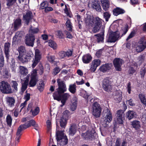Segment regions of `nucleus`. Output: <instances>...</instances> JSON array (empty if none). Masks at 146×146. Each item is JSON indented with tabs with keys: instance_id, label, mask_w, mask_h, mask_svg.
I'll return each mask as SVG.
<instances>
[{
	"instance_id": "obj_1",
	"label": "nucleus",
	"mask_w": 146,
	"mask_h": 146,
	"mask_svg": "<svg viewBox=\"0 0 146 146\" xmlns=\"http://www.w3.org/2000/svg\"><path fill=\"white\" fill-rule=\"evenodd\" d=\"M17 50L19 55L17 58L22 63H27L32 57L33 54L28 52L27 53L26 48L23 46H21L19 47Z\"/></svg>"
},
{
	"instance_id": "obj_2",
	"label": "nucleus",
	"mask_w": 146,
	"mask_h": 146,
	"mask_svg": "<svg viewBox=\"0 0 146 146\" xmlns=\"http://www.w3.org/2000/svg\"><path fill=\"white\" fill-rule=\"evenodd\" d=\"M102 20L98 17L94 18L92 20L90 17L85 19L86 25L88 26L93 27L92 31L96 33L99 31L102 26Z\"/></svg>"
},
{
	"instance_id": "obj_3",
	"label": "nucleus",
	"mask_w": 146,
	"mask_h": 146,
	"mask_svg": "<svg viewBox=\"0 0 146 146\" xmlns=\"http://www.w3.org/2000/svg\"><path fill=\"white\" fill-rule=\"evenodd\" d=\"M0 90L3 93L5 94H12L13 92L10 84L5 81L0 82Z\"/></svg>"
},
{
	"instance_id": "obj_4",
	"label": "nucleus",
	"mask_w": 146,
	"mask_h": 146,
	"mask_svg": "<svg viewBox=\"0 0 146 146\" xmlns=\"http://www.w3.org/2000/svg\"><path fill=\"white\" fill-rule=\"evenodd\" d=\"M69 111L67 110L64 111L63 113V115L60 120V126L62 128L65 129L66 126L67 121L69 117Z\"/></svg>"
},
{
	"instance_id": "obj_5",
	"label": "nucleus",
	"mask_w": 146,
	"mask_h": 146,
	"mask_svg": "<svg viewBox=\"0 0 146 146\" xmlns=\"http://www.w3.org/2000/svg\"><path fill=\"white\" fill-rule=\"evenodd\" d=\"M93 115L95 117H99L101 113L102 108L100 106L97 102L94 103L92 105Z\"/></svg>"
},
{
	"instance_id": "obj_6",
	"label": "nucleus",
	"mask_w": 146,
	"mask_h": 146,
	"mask_svg": "<svg viewBox=\"0 0 146 146\" xmlns=\"http://www.w3.org/2000/svg\"><path fill=\"white\" fill-rule=\"evenodd\" d=\"M33 17L34 16L32 12L29 10H27L25 13L23 14V20L24 21L27 25H28Z\"/></svg>"
},
{
	"instance_id": "obj_7",
	"label": "nucleus",
	"mask_w": 146,
	"mask_h": 146,
	"mask_svg": "<svg viewBox=\"0 0 146 146\" xmlns=\"http://www.w3.org/2000/svg\"><path fill=\"white\" fill-rule=\"evenodd\" d=\"M35 40L34 35L32 34H28L27 35L25 36V43L27 46L33 47Z\"/></svg>"
},
{
	"instance_id": "obj_8",
	"label": "nucleus",
	"mask_w": 146,
	"mask_h": 146,
	"mask_svg": "<svg viewBox=\"0 0 146 146\" xmlns=\"http://www.w3.org/2000/svg\"><path fill=\"white\" fill-rule=\"evenodd\" d=\"M41 58V55L40 54V52L38 49L35 50V58L32 61L33 64L31 66L33 68L35 67L38 63L40 62Z\"/></svg>"
},
{
	"instance_id": "obj_9",
	"label": "nucleus",
	"mask_w": 146,
	"mask_h": 146,
	"mask_svg": "<svg viewBox=\"0 0 146 146\" xmlns=\"http://www.w3.org/2000/svg\"><path fill=\"white\" fill-rule=\"evenodd\" d=\"M97 133L94 131L93 132L92 131H87L86 133H82V137L85 139L92 141L93 139L96 137Z\"/></svg>"
},
{
	"instance_id": "obj_10",
	"label": "nucleus",
	"mask_w": 146,
	"mask_h": 146,
	"mask_svg": "<svg viewBox=\"0 0 146 146\" xmlns=\"http://www.w3.org/2000/svg\"><path fill=\"white\" fill-rule=\"evenodd\" d=\"M146 48V39L144 37H142L139 41V44L136 48L137 52L143 51Z\"/></svg>"
},
{
	"instance_id": "obj_11",
	"label": "nucleus",
	"mask_w": 146,
	"mask_h": 146,
	"mask_svg": "<svg viewBox=\"0 0 146 146\" xmlns=\"http://www.w3.org/2000/svg\"><path fill=\"white\" fill-rule=\"evenodd\" d=\"M116 115L117 123L119 124H123L125 119L124 111L122 110H119L117 111Z\"/></svg>"
},
{
	"instance_id": "obj_12",
	"label": "nucleus",
	"mask_w": 146,
	"mask_h": 146,
	"mask_svg": "<svg viewBox=\"0 0 146 146\" xmlns=\"http://www.w3.org/2000/svg\"><path fill=\"white\" fill-rule=\"evenodd\" d=\"M117 31L111 32L109 34L108 38L106 40L107 42H114L119 38V35L117 34Z\"/></svg>"
},
{
	"instance_id": "obj_13",
	"label": "nucleus",
	"mask_w": 146,
	"mask_h": 146,
	"mask_svg": "<svg viewBox=\"0 0 146 146\" xmlns=\"http://www.w3.org/2000/svg\"><path fill=\"white\" fill-rule=\"evenodd\" d=\"M57 82L58 86V88L57 90L64 93L66 91V86L63 81L62 80L58 78L57 79Z\"/></svg>"
},
{
	"instance_id": "obj_14",
	"label": "nucleus",
	"mask_w": 146,
	"mask_h": 146,
	"mask_svg": "<svg viewBox=\"0 0 146 146\" xmlns=\"http://www.w3.org/2000/svg\"><path fill=\"white\" fill-rule=\"evenodd\" d=\"M106 114L104 115L106 116L104 118H103L104 119V122L105 124L107 125L109 123L112 121V115L111 113L110 112V110L107 108L106 112L105 113Z\"/></svg>"
},
{
	"instance_id": "obj_15",
	"label": "nucleus",
	"mask_w": 146,
	"mask_h": 146,
	"mask_svg": "<svg viewBox=\"0 0 146 146\" xmlns=\"http://www.w3.org/2000/svg\"><path fill=\"white\" fill-rule=\"evenodd\" d=\"M103 27L102 28L101 33H98L94 35L96 38V40L98 43H103L104 42V30Z\"/></svg>"
},
{
	"instance_id": "obj_16",
	"label": "nucleus",
	"mask_w": 146,
	"mask_h": 146,
	"mask_svg": "<svg viewBox=\"0 0 146 146\" xmlns=\"http://www.w3.org/2000/svg\"><path fill=\"white\" fill-rule=\"evenodd\" d=\"M10 43L8 42L5 43L4 44V52L7 62L9 61V60L10 55L9 52H10L9 48L10 47Z\"/></svg>"
},
{
	"instance_id": "obj_17",
	"label": "nucleus",
	"mask_w": 146,
	"mask_h": 146,
	"mask_svg": "<svg viewBox=\"0 0 146 146\" xmlns=\"http://www.w3.org/2000/svg\"><path fill=\"white\" fill-rule=\"evenodd\" d=\"M113 64L116 70L119 71H121V66L122 63L119 58H115L113 61Z\"/></svg>"
},
{
	"instance_id": "obj_18",
	"label": "nucleus",
	"mask_w": 146,
	"mask_h": 146,
	"mask_svg": "<svg viewBox=\"0 0 146 146\" xmlns=\"http://www.w3.org/2000/svg\"><path fill=\"white\" fill-rule=\"evenodd\" d=\"M31 78L29 82V87H34L36 85L38 81V78L36 75L34 74L31 76Z\"/></svg>"
},
{
	"instance_id": "obj_19",
	"label": "nucleus",
	"mask_w": 146,
	"mask_h": 146,
	"mask_svg": "<svg viewBox=\"0 0 146 146\" xmlns=\"http://www.w3.org/2000/svg\"><path fill=\"white\" fill-rule=\"evenodd\" d=\"M103 87L104 89L106 91H108L111 88L110 81L107 78L103 80Z\"/></svg>"
},
{
	"instance_id": "obj_20",
	"label": "nucleus",
	"mask_w": 146,
	"mask_h": 146,
	"mask_svg": "<svg viewBox=\"0 0 146 146\" xmlns=\"http://www.w3.org/2000/svg\"><path fill=\"white\" fill-rule=\"evenodd\" d=\"M101 5L105 11H108L110 9V3L108 0H100Z\"/></svg>"
},
{
	"instance_id": "obj_21",
	"label": "nucleus",
	"mask_w": 146,
	"mask_h": 146,
	"mask_svg": "<svg viewBox=\"0 0 146 146\" xmlns=\"http://www.w3.org/2000/svg\"><path fill=\"white\" fill-rule=\"evenodd\" d=\"M129 29V26L127 25L121 28V29L119 31H117V35H119V37L120 36L122 37L125 35L127 33Z\"/></svg>"
},
{
	"instance_id": "obj_22",
	"label": "nucleus",
	"mask_w": 146,
	"mask_h": 146,
	"mask_svg": "<svg viewBox=\"0 0 146 146\" xmlns=\"http://www.w3.org/2000/svg\"><path fill=\"white\" fill-rule=\"evenodd\" d=\"M70 97V94L67 93H64L62 95L60 101L62 104L61 105V106H64L66 103V101Z\"/></svg>"
},
{
	"instance_id": "obj_23",
	"label": "nucleus",
	"mask_w": 146,
	"mask_h": 146,
	"mask_svg": "<svg viewBox=\"0 0 146 146\" xmlns=\"http://www.w3.org/2000/svg\"><path fill=\"white\" fill-rule=\"evenodd\" d=\"M91 7L92 9H95L97 11L101 12L102 10L100 3L98 1L92 2Z\"/></svg>"
},
{
	"instance_id": "obj_24",
	"label": "nucleus",
	"mask_w": 146,
	"mask_h": 146,
	"mask_svg": "<svg viewBox=\"0 0 146 146\" xmlns=\"http://www.w3.org/2000/svg\"><path fill=\"white\" fill-rule=\"evenodd\" d=\"M92 57L89 54L84 55L82 58V62L84 64H88L91 61Z\"/></svg>"
},
{
	"instance_id": "obj_25",
	"label": "nucleus",
	"mask_w": 146,
	"mask_h": 146,
	"mask_svg": "<svg viewBox=\"0 0 146 146\" xmlns=\"http://www.w3.org/2000/svg\"><path fill=\"white\" fill-rule=\"evenodd\" d=\"M29 127L32 126L34 127V129L37 131H38V125L37 124L36 121L33 119H31L27 121L26 123Z\"/></svg>"
},
{
	"instance_id": "obj_26",
	"label": "nucleus",
	"mask_w": 146,
	"mask_h": 146,
	"mask_svg": "<svg viewBox=\"0 0 146 146\" xmlns=\"http://www.w3.org/2000/svg\"><path fill=\"white\" fill-rule=\"evenodd\" d=\"M64 93L62 92L59 91V90H57V91L55 92L53 94V96L54 100L60 101L61 100V97L62 94Z\"/></svg>"
},
{
	"instance_id": "obj_27",
	"label": "nucleus",
	"mask_w": 146,
	"mask_h": 146,
	"mask_svg": "<svg viewBox=\"0 0 146 146\" xmlns=\"http://www.w3.org/2000/svg\"><path fill=\"white\" fill-rule=\"evenodd\" d=\"M125 10L119 7H116L114 8L113 10V14L115 16H117L120 14H123L125 13Z\"/></svg>"
},
{
	"instance_id": "obj_28",
	"label": "nucleus",
	"mask_w": 146,
	"mask_h": 146,
	"mask_svg": "<svg viewBox=\"0 0 146 146\" xmlns=\"http://www.w3.org/2000/svg\"><path fill=\"white\" fill-rule=\"evenodd\" d=\"M22 20L20 18L16 19L15 21L13 24V28L15 30H17L22 25Z\"/></svg>"
},
{
	"instance_id": "obj_29",
	"label": "nucleus",
	"mask_w": 146,
	"mask_h": 146,
	"mask_svg": "<svg viewBox=\"0 0 146 146\" xmlns=\"http://www.w3.org/2000/svg\"><path fill=\"white\" fill-rule=\"evenodd\" d=\"M77 98L76 97H74L72 101V104L71 105L70 109L72 111H74L76 108L77 106Z\"/></svg>"
},
{
	"instance_id": "obj_30",
	"label": "nucleus",
	"mask_w": 146,
	"mask_h": 146,
	"mask_svg": "<svg viewBox=\"0 0 146 146\" xmlns=\"http://www.w3.org/2000/svg\"><path fill=\"white\" fill-rule=\"evenodd\" d=\"M131 125L135 130H138L141 127L140 122L135 120L131 122Z\"/></svg>"
},
{
	"instance_id": "obj_31",
	"label": "nucleus",
	"mask_w": 146,
	"mask_h": 146,
	"mask_svg": "<svg viewBox=\"0 0 146 146\" xmlns=\"http://www.w3.org/2000/svg\"><path fill=\"white\" fill-rule=\"evenodd\" d=\"M126 115L127 118L129 120H130L133 118H135L137 114L135 112L132 110H129L126 112Z\"/></svg>"
},
{
	"instance_id": "obj_32",
	"label": "nucleus",
	"mask_w": 146,
	"mask_h": 146,
	"mask_svg": "<svg viewBox=\"0 0 146 146\" xmlns=\"http://www.w3.org/2000/svg\"><path fill=\"white\" fill-rule=\"evenodd\" d=\"M77 130V125L75 124H72L69 129V134L73 136L76 133Z\"/></svg>"
},
{
	"instance_id": "obj_33",
	"label": "nucleus",
	"mask_w": 146,
	"mask_h": 146,
	"mask_svg": "<svg viewBox=\"0 0 146 146\" xmlns=\"http://www.w3.org/2000/svg\"><path fill=\"white\" fill-rule=\"evenodd\" d=\"M19 69L21 76L24 77L27 75L28 73V70L27 68L23 66H20Z\"/></svg>"
},
{
	"instance_id": "obj_34",
	"label": "nucleus",
	"mask_w": 146,
	"mask_h": 146,
	"mask_svg": "<svg viewBox=\"0 0 146 146\" xmlns=\"http://www.w3.org/2000/svg\"><path fill=\"white\" fill-rule=\"evenodd\" d=\"M56 139L58 141H60L63 139L64 135L63 131H58L56 132Z\"/></svg>"
},
{
	"instance_id": "obj_35",
	"label": "nucleus",
	"mask_w": 146,
	"mask_h": 146,
	"mask_svg": "<svg viewBox=\"0 0 146 146\" xmlns=\"http://www.w3.org/2000/svg\"><path fill=\"white\" fill-rule=\"evenodd\" d=\"M139 98L144 107L146 106V98L145 95L143 94H139L138 95Z\"/></svg>"
},
{
	"instance_id": "obj_36",
	"label": "nucleus",
	"mask_w": 146,
	"mask_h": 146,
	"mask_svg": "<svg viewBox=\"0 0 146 146\" xmlns=\"http://www.w3.org/2000/svg\"><path fill=\"white\" fill-rule=\"evenodd\" d=\"M9 70L6 68L3 69L2 72V76L3 78L8 79L10 77V74L9 73Z\"/></svg>"
},
{
	"instance_id": "obj_37",
	"label": "nucleus",
	"mask_w": 146,
	"mask_h": 146,
	"mask_svg": "<svg viewBox=\"0 0 146 146\" xmlns=\"http://www.w3.org/2000/svg\"><path fill=\"white\" fill-rule=\"evenodd\" d=\"M7 100L8 105L11 107L14 106L15 101V99L13 98L8 97L7 98Z\"/></svg>"
},
{
	"instance_id": "obj_38",
	"label": "nucleus",
	"mask_w": 146,
	"mask_h": 146,
	"mask_svg": "<svg viewBox=\"0 0 146 146\" xmlns=\"http://www.w3.org/2000/svg\"><path fill=\"white\" fill-rule=\"evenodd\" d=\"M110 67L109 64H106L102 66L100 68V70L103 72H105L110 69Z\"/></svg>"
},
{
	"instance_id": "obj_39",
	"label": "nucleus",
	"mask_w": 146,
	"mask_h": 146,
	"mask_svg": "<svg viewBox=\"0 0 146 146\" xmlns=\"http://www.w3.org/2000/svg\"><path fill=\"white\" fill-rule=\"evenodd\" d=\"M69 91L72 94H74L76 92V85L74 84L69 85Z\"/></svg>"
},
{
	"instance_id": "obj_40",
	"label": "nucleus",
	"mask_w": 146,
	"mask_h": 146,
	"mask_svg": "<svg viewBox=\"0 0 146 146\" xmlns=\"http://www.w3.org/2000/svg\"><path fill=\"white\" fill-rule=\"evenodd\" d=\"M15 59L12 58L11 59V62L10 64V68L12 70V71L15 72H16V67L15 66Z\"/></svg>"
},
{
	"instance_id": "obj_41",
	"label": "nucleus",
	"mask_w": 146,
	"mask_h": 146,
	"mask_svg": "<svg viewBox=\"0 0 146 146\" xmlns=\"http://www.w3.org/2000/svg\"><path fill=\"white\" fill-rule=\"evenodd\" d=\"M17 0H6V5L8 8L13 5L16 2Z\"/></svg>"
},
{
	"instance_id": "obj_42",
	"label": "nucleus",
	"mask_w": 146,
	"mask_h": 146,
	"mask_svg": "<svg viewBox=\"0 0 146 146\" xmlns=\"http://www.w3.org/2000/svg\"><path fill=\"white\" fill-rule=\"evenodd\" d=\"M44 84L43 81L42 80L40 82L38 85L37 86V89L40 92H42L44 88Z\"/></svg>"
},
{
	"instance_id": "obj_43",
	"label": "nucleus",
	"mask_w": 146,
	"mask_h": 146,
	"mask_svg": "<svg viewBox=\"0 0 146 146\" xmlns=\"http://www.w3.org/2000/svg\"><path fill=\"white\" fill-rule=\"evenodd\" d=\"M66 25L67 30L69 31H72V23L69 19H68L66 21Z\"/></svg>"
},
{
	"instance_id": "obj_44",
	"label": "nucleus",
	"mask_w": 146,
	"mask_h": 146,
	"mask_svg": "<svg viewBox=\"0 0 146 146\" xmlns=\"http://www.w3.org/2000/svg\"><path fill=\"white\" fill-rule=\"evenodd\" d=\"M6 120L7 125L9 127H11L12 120L11 116L9 114L6 117Z\"/></svg>"
},
{
	"instance_id": "obj_45",
	"label": "nucleus",
	"mask_w": 146,
	"mask_h": 146,
	"mask_svg": "<svg viewBox=\"0 0 146 146\" xmlns=\"http://www.w3.org/2000/svg\"><path fill=\"white\" fill-rule=\"evenodd\" d=\"M30 112L32 113V115L34 116H35L37 115L40 111V109L39 107H36L33 111L32 109H31Z\"/></svg>"
},
{
	"instance_id": "obj_46",
	"label": "nucleus",
	"mask_w": 146,
	"mask_h": 146,
	"mask_svg": "<svg viewBox=\"0 0 146 146\" xmlns=\"http://www.w3.org/2000/svg\"><path fill=\"white\" fill-rule=\"evenodd\" d=\"M105 11V12L103 13V16L105 19L106 21L107 22L108 21L111 17V14L108 11Z\"/></svg>"
},
{
	"instance_id": "obj_47",
	"label": "nucleus",
	"mask_w": 146,
	"mask_h": 146,
	"mask_svg": "<svg viewBox=\"0 0 146 146\" xmlns=\"http://www.w3.org/2000/svg\"><path fill=\"white\" fill-rule=\"evenodd\" d=\"M11 86L13 88V90L15 92L17 91L18 90L17 86L18 84L17 82L16 81L12 80L11 81Z\"/></svg>"
},
{
	"instance_id": "obj_48",
	"label": "nucleus",
	"mask_w": 146,
	"mask_h": 146,
	"mask_svg": "<svg viewBox=\"0 0 146 146\" xmlns=\"http://www.w3.org/2000/svg\"><path fill=\"white\" fill-rule=\"evenodd\" d=\"M48 2L47 1H44L40 5V8L41 9H45L47 6H48Z\"/></svg>"
},
{
	"instance_id": "obj_49",
	"label": "nucleus",
	"mask_w": 146,
	"mask_h": 146,
	"mask_svg": "<svg viewBox=\"0 0 146 146\" xmlns=\"http://www.w3.org/2000/svg\"><path fill=\"white\" fill-rule=\"evenodd\" d=\"M77 17V19L78 21V26L79 29H81L82 25V21H81V17L79 15H78L76 16Z\"/></svg>"
},
{
	"instance_id": "obj_50",
	"label": "nucleus",
	"mask_w": 146,
	"mask_h": 146,
	"mask_svg": "<svg viewBox=\"0 0 146 146\" xmlns=\"http://www.w3.org/2000/svg\"><path fill=\"white\" fill-rule=\"evenodd\" d=\"M39 31V29L38 28H33L32 27H31L29 30V32L31 34H36L38 33Z\"/></svg>"
},
{
	"instance_id": "obj_51",
	"label": "nucleus",
	"mask_w": 146,
	"mask_h": 146,
	"mask_svg": "<svg viewBox=\"0 0 146 146\" xmlns=\"http://www.w3.org/2000/svg\"><path fill=\"white\" fill-rule=\"evenodd\" d=\"M56 35L59 38H64L65 37L64 33L61 31H57Z\"/></svg>"
},
{
	"instance_id": "obj_52",
	"label": "nucleus",
	"mask_w": 146,
	"mask_h": 146,
	"mask_svg": "<svg viewBox=\"0 0 146 146\" xmlns=\"http://www.w3.org/2000/svg\"><path fill=\"white\" fill-rule=\"evenodd\" d=\"M49 46L53 48H55L56 47V43L53 40H50L48 41Z\"/></svg>"
},
{
	"instance_id": "obj_53",
	"label": "nucleus",
	"mask_w": 146,
	"mask_h": 146,
	"mask_svg": "<svg viewBox=\"0 0 146 146\" xmlns=\"http://www.w3.org/2000/svg\"><path fill=\"white\" fill-rule=\"evenodd\" d=\"M21 36H20L19 33H17L15 34V36L13 37V42H15L18 41Z\"/></svg>"
},
{
	"instance_id": "obj_54",
	"label": "nucleus",
	"mask_w": 146,
	"mask_h": 146,
	"mask_svg": "<svg viewBox=\"0 0 146 146\" xmlns=\"http://www.w3.org/2000/svg\"><path fill=\"white\" fill-rule=\"evenodd\" d=\"M28 83H27L26 82H24L22 84L21 88V90L22 92H24L27 89Z\"/></svg>"
},
{
	"instance_id": "obj_55",
	"label": "nucleus",
	"mask_w": 146,
	"mask_h": 146,
	"mask_svg": "<svg viewBox=\"0 0 146 146\" xmlns=\"http://www.w3.org/2000/svg\"><path fill=\"white\" fill-rule=\"evenodd\" d=\"M48 60L50 62L52 63L54 62L55 57L54 56L51 55L47 56Z\"/></svg>"
},
{
	"instance_id": "obj_56",
	"label": "nucleus",
	"mask_w": 146,
	"mask_h": 146,
	"mask_svg": "<svg viewBox=\"0 0 146 146\" xmlns=\"http://www.w3.org/2000/svg\"><path fill=\"white\" fill-rule=\"evenodd\" d=\"M58 55L60 59H63L66 57L65 52L63 50L59 52Z\"/></svg>"
},
{
	"instance_id": "obj_57",
	"label": "nucleus",
	"mask_w": 146,
	"mask_h": 146,
	"mask_svg": "<svg viewBox=\"0 0 146 146\" xmlns=\"http://www.w3.org/2000/svg\"><path fill=\"white\" fill-rule=\"evenodd\" d=\"M135 32L134 31H132L126 38V40L127 41L130 39L133 38L135 36Z\"/></svg>"
},
{
	"instance_id": "obj_58",
	"label": "nucleus",
	"mask_w": 146,
	"mask_h": 146,
	"mask_svg": "<svg viewBox=\"0 0 146 146\" xmlns=\"http://www.w3.org/2000/svg\"><path fill=\"white\" fill-rule=\"evenodd\" d=\"M103 50L102 49H100L98 50L97 51L95 55L97 58H99L101 56Z\"/></svg>"
},
{
	"instance_id": "obj_59",
	"label": "nucleus",
	"mask_w": 146,
	"mask_h": 146,
	"mask_svg": "<svg viewBox=\"0 0 146 146\" xmlns=\"http://www.w3.org/2000/svg\"><path fill=\"white\" fill-rule=\"evenodd\" d=\"M73 53V51L70 49H68L66 52H65L66 57H69L72 56Z\"/></svg>"
},
{
	"instance_id": "obj_60",
	"label": "nucleus",
	"mask_w": 146,
	"mask_h": 146,
	"mask_svg": "<svg viewBox=\"0 0 146 146\" xmlns=\"http://www.w3.org/2000/svg\"><path fill=\"white\" fill-rule=\"evenodd\" d=\"M60 69L58 66L56 67L53 70V72L54 75L57 74L60 71Z\"/></svg>"
},
{
	"instance_id": "obj_61",
	"label": "nucleus",
	"mask_w": 146,
	"mask_h": 146,
	"mask_svg": "<svg viewBox=\"0 0 146 146\" xmlns=\"http://www.w3.org/2000/svg\"><path fill=\"white\" fill-rule=\"evenodd\" d=\"M48 130L49 131L51 129V122L49 120H47L46 122Z\"/></svg>"
},
{
	"instance_id": "obj_62",
	"label": "nucleus",
	"mask_w": 146,
	"mask_h": 146,
	"mask_svg": "<svg viewBox=\"0 0 146 146\" xmlns=\"http://www.w3.org/2000/svg\"><path fill=\"white\" fill-rule=\"evenodd\" d=\"M19 127L22 130L25 129L29 127L27 125V124L26 123L25 124L20 125Z\"/></svg>"
},
{
	"instance_id": "obj_63",
	"label": "nucleus",
	"mask_w": 146,
	"mask_h": 146,
	"mask_svg": "<svg viewBox=\"0 0 146 146\" xmlns=\"http://www.w3.org/2000/svg\"><path fill=\"white\" fill-rule=\"evenodd\" d=\"M130 3L131 5L133 6H135L136 5L139 4V0H130Z\"/></svg>"
},
{
	"instance_id": "obj_64",
	"label": "nucleus",
	"mask_w": 146,
	"mask_h": 146,
	"mask_svg": "<svg viewBox=\"0 0 146 146\" xmlns=\"http://www.w3.org/2000/svg\"><path fill=\"white\" fill-rule=\"evenodd\" d=\"M93 62L94 63L93 64L97 67L100 65L101 61L99 59L94 60V61H93Z\"/></svg>"
}]
</instances>
